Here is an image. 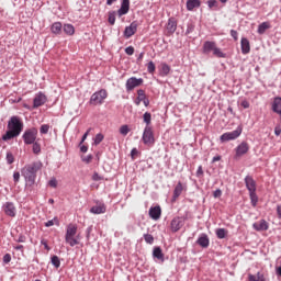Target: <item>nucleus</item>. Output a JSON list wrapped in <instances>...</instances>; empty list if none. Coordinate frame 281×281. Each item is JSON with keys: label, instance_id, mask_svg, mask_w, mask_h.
Returning a JSON list of instances; mask_svg holds the SVG:
<instances>
[{"label": "nucleus", "instance_id": "24", "mask_svg": "<svg viewBox=\"0 0 281 281\" xmlns=\"http://www.w3.org/2000/svg\"><path fill=\"white\" fill-rule=\"evenodd\" d=\"M240 45L241 54L247 55L249 52H251V44H249V40L247 37H241Z\"/></svg>", "mask_w": 281, "mask_h": 281}, {"label": "nucleus", "instance_id": "7", "mask_svg": "<svg viewBox=\"0 0 281 281\" xmlns=\"http://www.w3.org/2000/svg\"><path fill=\"white\" fill-rule=\"evenodd\" d=\"M243 135V126L238 125L235 131L226 132L221 135L220 140L222 144H225L227 142H234V139H238Z\"/></svg>", "mask_w": 281, "mask_h": 281}, {"label": "nucleus", "instance_id": "14", "mask_svg": "<svg viewBox=\"0 0 281 281\" xmlns=\"http://www.w3.org/2000/svg\"><path fill=\"white\" fill-rule=\"evenodd\" d=\"M195 245H199V247H201L202 249H207V247H210V236H207V234L205 233L200 234L195 241Z\"/></svg>", "mask_w": 281, "mask_h": 281}, {"label": "nucleus", "instance_id": "5", "mask_svg": "<svg viewBox=\"0 0 281 281\" xmlns=\"http://www.w3.org/2000/svg\"><path fill=\"white\" fill-rule=\"evenodd\" d=\"M37 137H38V130L36 127H31L25 130L22 135V139L25 146H32V144L36 142Z\"/></svg>", "mask_w": 281, "mask_h": 281}, {"label": "nucleus", "instance_id": "64", "mask_svg": "<svg viewBox=\"0 0 281 281\" xmlns=\"http://www.w3.org/2000/svg\"><path fill=\"white\" fill-rule=\"evenodd\" d=\"M277 216L281 220V203L277 205Z\"/></svg>", "mask_w": 281, "mask_h": 281}, {"label": "nucleus", "instance_id": "3", "mask_svg": "<svg viewBox=\"0 0 281 281\" xmlns=\"http://www.w3.org/2000/svg\"><path fill=\"white\" fill-rule=\"evenodd\" d=\"M202 54L210 56L213 54L215 58H227V54L224 53L217 45L216 42L205 41L202 46Z\"/></svg>", "mask_w": 281, "mask_h": 281}, {"label": "nucleus", "instance_id": "57", "mask_svg": "<svg viewBox=\"0 0 281 281\" xmlns=\"http://www.w3.org/2000/svg\"><path fill=\"white\" fill-rule=\"evenodd\" d=\"M93 160V155L89 154L87 157L81 158V161H83L85 164H91V161Z\"/></svg>", "mask_w": 281, "mask_h": 281}, {"label": "nucleus", "instance_id": "13", "mask_svg": "<svg viewBox=\"0 0 281 281\" xmlns=\"http://www.w3.org/2000/svg\"><path fill=\"white\" fill-rule=\"evenodd\" d=\"M183 225L186 224L183 223V220H181V216L173 217L170 223V229L172 234H177V232H179Z\"/></svg>", "mask_w": 281, "mask_h": 281}, {"label": "nucleus", "instance_id": "41", "mask_svg": "<svg viewBox=\"0 0 281 281\" xmlns=\"http://www.w3.org/2000/svg\"><path fill=\"white\" fill-rule=\"evenodd\" d=\"M5 159L8 166H12V164H14V154H12V151H7Z\"/></svg>", "mask_w": 281, "mask_h": 281}, {"label": "nucleus", "instance_id": "10", "mask_svg": "<svg viewBox=\"0 0 281 281\" xmlns=\"http://www.w3.org/2000/svg\"><path fill=\"white\" fill-rule=\"evenodd\" d=\"M142 85H144L143 78L131 77L126 80L125 83L126 92L131 93V91H134L135 89H137V87H142Z\"/></svg>", "mask_w": 281, "mask_h": 281}, {"label": "nucleus", "instance_id": "20", "mask_svg": "<svg viewBox=\"0 0 281 281\" xmlns=\"http://www.w3.org/2000/svg\"><path fill=\"white\" fill-rule=\"evenodd\" d=\"M244 183L246 186V189L248 190V192H256L257 188H256V180H254L252 176H246L244 179Z\"/></svg>", "mask_w": 281, "mask_h": 281}, {"label": "nucleus", "instance_id": "9", "mask_svg": "<svg viewBox=\"0 0 281 281\" xmlns=\"http://www.w3.org/2000/svg\"><path fill=\"white\" fill-rule=\"evenodd\" d=\"M142 139L145 146H149V148L155 146V132L153 131V127L144 128Z\"/></svg>", "mask_w": 281, "mask_h": 281}, {"label": "nucleus", "instance_id": "32", "mask_svg": "<svg viewBox=\"0 0 281 281\" xmlns=\"http://www.w3.org/2000/svg\"><path fill=\"white\" fill-rule=\"evenodd\" d=\"M63 30L67 36H74L76 34V27L72 24H64Z\"/></svg>", "mask_w": 281, "mask_h": 281}, {"label": "nucleus", "instance_id": "37", "mask_svg": "<svg viewBox=\"0 0 281 281\" xmlns=\"http://www.w3.org/2000/svg\"><path fill=\"white\" fill-rule=\"evenodd\" d=\"M194 30H196V25L192 21H189L187 23V31L184 33V36H189V34H192V32H194Z\"/></svg>", "mask_w": 281, "mask_h": 281}, {"label": "nucleus", "instance_id": "23", "mask_svg": "<svg viewBox=\"0 0 281 281\" xmlns=\"http://www.w3.org/2000/svg\"><path fill=\"white\" fill-rule=\"evenodd\" d=\"M153 258L154 260H158L159 262H165L164 250L159 246H155L153 249Z\"/></svg>", "mask_w": 281, "mask_h": 281}, {"label": "nucleus", "instance_id": "47", "mask_svg": "<svg viewBox=\"0 0 281 281\" xmlns=\"http://www.w3.org/2000/svg\"><path fill=\"white\" fill-rule=\"evenodd\" d=\"M137 98L140 99V100H145L147 97H146V90L144 89H138L137 90Z\"/></svg>", "mask_w": 281, "mask_h": 281}, {"label": "nucleus", "instance_id": "6", "mask_svg": "<svg viewBox=\"0 0 281 281\" xmlns=\"http://www.w3.org/2000/svg\"><path fill=\"white\" fill-rule=\"evenodd\" d=\"M243 135V126L238 125L235 131L226 132L221 135L220 140L222 144H225L227 142H234V139H238Z\"/></svg>", "mask_w": 281, "mask_h": 281}, {"label": "nucleus", "instance_id": "49", "mask_svg": "<svg viewBox=\"0 0 281 281\" xmlns=\"http://www.w3.org/2000/svg\"><path fill=\"white\" fill-rule=\"evenodd\" d=\"M207 7L210 8V10H212V8H218V1L217 0H207Z\"/></svg>", "mask_w": 281, "mask_h": 281}, {"label": "nucleus", "instance_id": "52", "mask_svg": "<svg viewBox=\"0 0 281 281\" xmlns=\"http://www.w3.org/2000/svg\"><path fill=\"white\" fill-rule=\"evenodd\" d=\"M89 133H91V128H88V131L82 135L79 146H82V144H85L87 137H89Z\"/></svg>", "mask_w": 281, "mask_h": 281}, {"label": "nucleus", "instance_id": "29", "mask_svg": "<svg viewBox=\"0 0 281 281\" xmlns=\"http://www.w3.org/2000/svg\"><path fill=\"white\" fill-rule=\"evenodd\" d=\"M143 122L145 124V127H153V114L150 112H145L143 114Z\"/></svg>", "mask_w": 281, "mask_h": 281}, {"label": "nucleus", "instance_id": "30", "mask_svg": "<svg viewBox=\"0 0 281 281\" xmlns=\"http://www.w3.org/2000/svg\"><path fill=\"white\" fill-rule=\"evenodd\" d=\"M50 32H52V34H56V35L61 34L63 33V23H60V22L53 23L50 26Z\"/></svg>", "mask_w": 281, "mask_h": 281}, {"label": "nucleus", "instance_id": "34", "mask_svg": "<svg viewBox=\"0 0 281 281\" xmlns=\"http://www.w3.org/2000/svg\"><path fill=\"white\" fill-rule=\"evenodd\" d=\"M54 225L60 227V220H58V216H55L53 220H49L46 223H44L45 227H54Z\"/></svg>", "mask_w": 281, "mask_h": 281}, {"label": "nucleus", "instance_id": "4", "mask_svg": "<svg viewBox=\"0 0 281 281\" xmlns=\"http://www.w3.org/2000/svg\"><path fill=\"white\" fill-rule=\"evenodd\" d=\"M131 10V0H121V8L117 11H109L108 23L115 25V15L119 18L126 15Z\"/></svg>", "mask_w": 281, "mask_h": 281}, {"label": "nucleus", "instance_id": "17", "mask_svg": "<svg viewBox=\"0 0 281 281\" xmlns=\"http://www.w3.org/2000/svg\"><path fill=\"white\" fill-rule=\"evenodd\" d=\"M148 214L153 221H159V218H161V206L160 205L150 206Z\"/></svg>", "mask_w": 281, "mask_h": 281}, {"label": "nucleus", "instance_id": "42", "mask_svg": "<svg viewBox=\"0 0 281 281\" xmlns=\"http://www.w3.org/2000/svg\"><path fill=\"white\" fill-rule=\"evenodd\" d=\"M66 243L71 247H76V245H80V240H78V237H70V239H66Z\"/></svg>", "mask_w": 281, "mask_h": 281}, {"label": "nucleus", "instance_id": "63", "mask_svg": "<svg viewBox=\"0 0 281 281\" xmlns=\"http://www.w3.org/2000/svg\"><path fill=\"white\" fill-rule=\"evenodd\" d=\"M195 175H196L198 178L203 177V166L200 165V166L198 167V170H196V173H195Z\"/></svg>", "mask_w": 281, "mask_h": 281}, {"label": "nucleus", "instance_id": "31", "mask_svg": "<svg viewBox=\"0 0 281 281\" xmlns=\"http://www.w3.org/2000/svg\"><path fill=\"white\" fill-rule=\"evenodd\" d=\"M267 30H271V23L269 22H262L261 24L258 25V34L262 35L267 32Z\"/></svg>", "mask_w": 281, "mask_h": 281}, {"label": "nucleus", "instance_id": "15", "mask_svg": "<svg viewBox=\"0 0 281 281\" xmlns=\"http://www.w3.org/2000/svg\"><path fill=\"white\" fill-rule=\"evenodd\" d=\"M47 102V95L43 92H38L33 99V109H38V106H43Z\"/></svg>", "mask_w": 281, "mask_h": 281}, {"label": "nucleus", "instance_id": "44", "mask_svg": "<svg viewBox=\"0 0 281 281\" xmlns=\"http://www.w3.org/2000/svg\"><path fill=\"white\" fill-rule=\"evenodd\" d=\"M144 240L147 243V245H153L155 243V237L150 234H144Z\"/></svg>", "mask_w": 281, "mask_h": 281}, {"label": "nucleus", "instance_id": "35", "mask_svg": "<svg viewBox=\"0 0 281 281\" xmlns=\"http://www.w3.org/2000/svg\"><path fill=\"white\" fill-rule=\"evenodd\" d=\"M248 281H268L263 273L257 272V278L254 274L248 276Z\"/></svg>", "mask_w": 281, "mask_h": 281}, {"label": "nucleus", "instance_id": "61", "mask_svg": "<svg viewBox=\"0 0 281 281\" xmlns=\"http://www.w3.org/2000/svg\"><path fill=\"white\" fill-rule=\"evenodd\" d=\"M274 135L277 137H280V135H281V126H280V124L276 125V127H274Z\"/></svg>", "mask_w": 281, "mask_h": 281}, {"label": "nucleus", "instance_id": "56", "mask_svg": "<svg viewBox=\"0 0 281 281\" xmlns=\"http://www.w3.org/2000/svg\"><path fill=\"white\" fill-rule=\"evenodd\" d=\"M48 186L50 188H58V180H56V178H53L48 181Z\"/></svg>", "mask_w": 281, "mask_h": 281}, {"label": "nucleus", "instance_id": "43", "mask_svg": "<svg viewBox=\"0 0 281 281\" xmlns=\"http://www.w3.org/2000/svg\"><path fill=\"white\" fill-rule=\"evenodd\" d=\"M157 69V66H155V61L150 60L147 64V71L148 74H155V70Z\"/></svg>", "mask_w": 281, "mask_h": 281}, {"label": "nucleus", "instance_id": "19", "mask_svg": "<svg viewBox=\"0 0 281 281\" xmlns=\"http://www.w3.org/2000/svg\"><path fill=\"white\" fill-rule=\"evenodd\" d=\"M76 234H78V226L76 224H68L66 227L65 240L75 238Z\"/></svg>", "mask_w": 281, "mask_h": 281}, {"label": "nucleus", "instance_id": "54", "mask_svg": "<svg viewBox=\"0 0 281 281\" xmlns=\"http://www.w3.org/2000/svg\"><path fill=\"white\" fill-rule=\"evenodd\" d=\"M41 245H43L44 249H46V251H50L52 247H49V245L47 244V239L42 238L41 239Z\"/></svg>", "mask_w": 281, "mask_h": 281}, {"label": "nucleus", "instance_id": "25", "mask_svg": "<svg viewBox=\"0 0 281 281\" xmlns=\"http://www.w3.org/2000/svg\"><path fill=\"white\" fill-rule=\"evenodd\" d=\"M91 214H105L106 213V204L100 203L99 205H94L90 209Z\"/></svg>", "mask_w": 281, "mask_h": 281}, {"label": "nucleus", "instance_id": "51", "mask_svg": "<svg viewBox=\"0 0 281 281\" xmlns=\"http://www.w3.org/2000/svg\"><path fill=\"white\" fill-rule=\"evenodd\" d=\"M2 260H3V263H4V265H10V262L12 261V255L5 254V255L3 256V258H2Z\"/></svg>", "mask_w": 281, "mask_h": 281}, {"label": "nucleus", "instance_id": "12", "mask_svg": "<svg viewBox=\"0 0 281 281\" xmlns=\"http://www.w3.org/2000/svg\"><path fill=\"white\" fill-rule=\"evenodd\" d=\"M249 153V143L243 140L236 148H235V157H243Z\"/></svg>", "mask_w": 281, "mask_h": 281}, {"label": "nucleus", "instance_id": "28", "mask_svg": "<svg viewBox=\"0 0 281 281\" xmlns=\"http://www.w3.org/2000/svg\"><path fill=\"white\" fill-rule=\"evenodd\" d=\"M194 8H201V0H187V10L192 12Z\"/></svg>", "mask_w": 281, "mask_h": 281}, {"label": "nucleus", "instance_id": "11", "mask_svg": "<svg viewBox=\"0 0 281 281\" xmlns=\"http://www.w3.org/2000/svg\"><path fill=\"white\" fill-rule=\"evenodd\" d=\"M137 27H139V23L137 21H133L128 26H125L123 32L124 38H131V36H135V34H137Z\"/></svg>", "mask_w": 281, "mask_h": 281}, {"label": "nucleus", "instance_id": "48", "mask_svg": "<svg viewBox=\"0 0 281 281\" xmlns=\"http://www.w3.org/2000/svg\"><path fill=\"white\" fill-rule=\"evenodd\" d=\"M92 181H104V177L100 176L98 171H94L92 175Z\"/></svg>", "mask_w": 281, "mask_h": 281}, {"label": "nucleus", "instance_id": "59", "mask_svg": "<svg viewBox=\"0 0 281 281\" xmlns=\"http://www.w3.org/2000/svg\"><path fill=\"white\" fill-rule=\"evenodd\" d=\"M240 106H243V109H249V106H251V104L249 103V101H247V99H244L240 102Z\"/></svg>", "mask_w": 281, "mask_h": 281}, {"label": "nucleus", "instance_id": "60", "mask_svg": "<svg viewBox=\"0 0 281 281\" xmlns=\"http://www.w3.org/2000/svg\"><path fill=\"white\" fill-rule=\"evenodd\" d=\"M231 36L234 38V41H238V31L231 30Z\"/></svg>", "mask_w": 281, "mask_h": 281}, {"label": "nucleus", "instance_id": "27", "mask_svg": "<svg viewBox=\"0 0 281 281\" xmlns=\"http://www.w3.org/2000/svg\"><path fill=\"white\" fill-rule=\"evenodd\" d=\"M272 113H278L281 111V97H274L271 103Z\"/></svg>", "mask_w": 281, "mask_h": 281}, {"label": "nucleus", "instance_id": "36", "mask_svg": "<svg viewBox=\"0 0 281 281\" xmlns=\"http://www.w3.org/2000/svg\"><path fill=\"white\" fill-rule=\"evenodd\" d=\"M50 265H53V267H55V269H60V258L56 255H53L50 257Z\"/></svg>", "mask_w": 281, "mask_h": 281}, {"label": "nucleus", "instance_id": "40", "mask_svg": "<svg viewBox=\"0 0 281 281\" xmlns=\"http://www.w3.org/2000/svg\"><path fill=\"white\" fill-rule=\"evenodd\" d=\"M32 150L34 155H41V143L34 140V143H32Z\"/></svg>", "mask_w": 281, "mask_h": 281}, {"label": "nucleus", "instance_id": "39", "mask_svg": "<svg viewBox=\"0 0 281 281\" xmlns=\"http://www.w3.org/2000/svg\"><path fill=\"white\" fill-rule=\"evenodd\" d=\"M102 142H104V134H102V133L97 134L93 139L94 146H100V144H102Z\"/></svg>", "mask_w": 281, "mask_h": 281}, {"label": "nucleus", "instance_id": "2", "mask_svg": "<svg viewBox=\"0 0 281 281\" xmlns=\"http://www.w3.org/2000/svg\"><path fill=\"white\" fill-rule=\"evenodd\" d=\"M23 120L20 116H11L7 125L8 131L2 135V142H10V139L19 137L23 133Z\"/></svg>", "mask_w": 281, "mask_h": 281}, {"label": "nucleus", "instance_id": "46", "mask_svg": "<svg viewBox=\"0 0 281 281\" xmlns=\"http://www.w3.org/2000/svg\"><path fill=\"white\" fill-rule=\"evenodd\" d=\"M120 133H121V135L126 136V135H128V133H131V128L128 127V125H122L120 127Z\"/></svg>", "mask_w": 281, "mask_h": 281}, {"label": "nucleus", "instance_id": "22", "mask_svg": "<svg viewBox=\"0 0 281 281\" xmlns=\"http://www.w3.org/2000/svg\"><path fill=\"white\" fill-rule=\"evenodd\" d=\"M171 71L170 65H168L166 61H162L158 66V74L161 78H166V76H169Z\"/></svg>", "mask_w": 281, "mask_h": 281}, {"label": "nucleus", "instance_id": "58", "mask_svg": "<svg viewBox=\"0 0 281 281\" xmlns=\"http://www.w3.org/2000/svg\"><path fill=\"white\" fill-rule=\"evenodd\" d=\"M213 196H214V199H221V196H223V191L221 189H216L213 192Z\"/></svg>", "mask_w": 281, "mask_h": 281}, {"label": "nucleus", "instance_id": "62", "mask_svg": "<svg viewBox=\"0 0 281 281\" xmlns=\"http://www.w3.org/2000/svg\"><path fill=\"white\" fill-rule=\"evenodd\" d=\"M25 240H27V237H25L23 234H20L19 238L15 239L16 243H25Z\"/></svg>", "mask_w": 281, "mask_h": 281}, {"label": "nucleus", "instance_id": "26", "mask_svg": "<svg viewBox=\"0 0 281 281\" xmlns=\"http://www.w3.org/2000/svg\"><path fill=\"white\" fill-rule=\"evenodd\" d=\"M167 31L169 34H175V32H177V19L176 18L171 16L168 19Z\"/></svg>", "mask_w": 281, "mask_h": 281}, {"label": "nucleus", "instance_id": "18", "mask_svg": "<svg viewBox=\"0 0 281 281\" xmlns=\"http://www.w3.org/2000/svg\"><path fill=\"white\" fill-rule=\"evenodd\" d=\"M255 232H267L269 229V222L266 220H259L252 224Z\"/></svg>", "mask_w": 281, "mask_h": 281}, {"label": "nucleus", "instance_id": "45", "mask_svg": "<svg viewBox=\"0 0 281 281\" xmlns=\"http://www.w3.org/2000/svg\"><path fill=\"white\" fill-rule=\"evenodd\" d=\"M41 135H47L49 133V124H43L40 127Z\"/></svg>", "mask_w": 281, "mask_h": 281}, {"label": "nucleus", "instance_id": "21", "mask_svg": "<svg viewBox=\"0 0 281 281\" xmlns=\"http://www.w3.org/2000/svg\"><path fill=\"white\" fill-rule=\"evenodd\" d=\"M187 186L179 181L177 183V186L173 189V195L171 198V202L175 203V201H177V199L179 198V195L186 190Z\"/></svg>", "mask_w": 281, "mask_h": 281}, {"label": "nucleus", "instance_id": "33", "mask_svg": "<svg viewBox=\"0 0 281 281\" xmlns=\"http://www.w3.org/2000/svg\"><path fill=\"white\" fill-rule=\"evenodd\" d=\"M227 234H229V232L226 228H217L215 231V235L220 240L227 238Z\"/></svg>", "mask_w": 281, "mask_h": 281}, {"label": "nucleus", "instance_id": "8", "mask_svg": "<svg viewBox=\"0 0 281 281\" xmlns=\"http://www.w3.org/2000/svg\"><path fill=\"white\" fill-rule=\"evenodd\" d=\"M106 98H109V92H106V89H101L91 95L89 102L90 104L98 106V104H104V100H106Z\"/></svg>", "mask_w": 281, "mask_h": 281}, {"label": "nucleus", "instance_id": "55", "mask_svg": "<svg viewBox=\"0 0 281 281\" xmlns=\"http://www.w3.org/2000/svg\"><path fill=\"white\" fill-rule=\"evenodd\" d=\"M13 181L14 183H19V181H21V172L19 171L13 172Z\"/></svg>", "mask_w": 281, "mask_h": 281}, {"label": "nucleus", "instance_id": "16", "mask_svg": "<svg viewBox=\"0 0 281 281\" xmlns=\"http://www.w3.org/2000/svg\"><path fill=\"white\" fill-rule=\"evenodd\" d=\"M3 212L7 216L14 218L16 216V206L12 202H5L3 205Z\"/></svg>", "mask_w": 281, "mask_h": 281}, {"label": "nucleus", "instance_id": "53", "mask_svg": "<svg viewBox=\"0 0 281 281\" xmlns=\"http://www.w3.org/2000/svg\"><path fill=\"white\" fill-rule=\"evenodd\" d=\"M125 54H126L127 56H133V54H135V47H133V46H127V47L125 48Z\"/></svg>", "mask_w": 281, "mask_h": 281}, {"label": "nucleus", "instance_id": "50", "mask_svg": "<svg viewBox=\"0 0 281 281\" xmlns=\"http://www.w3.org/2000/svg\"><path fill=\"white\" fill-rule=\"evenodd\" d=\"M91 232H93V225H90V226L86 229V239H87V240H91Z\"/></svg>", "mask_w": 281, "mask_h": 281}, {"label": "nucleus", "instance_id": "38", "mask_svg": "<svg viewBox=\"0 0 281 281\" xmlns=\"http://www.w3.org/2000/svg\"><path fill=\"white\" fill-rule=\"evenodd\" d=\"M249 196L252 207H256V205H258V194H256V191H250Z\"/></svg>", "mask_w": 281, "mask_h": 281}, {"label": "nucleus", "instance_id": "1", "mask_svg": "<svg viewBox=\"0 0 281 281\" xmlns=\"http://www.w3.org/2000/svg\"><path fill=\"white\" fill-rule=\"evenodd\" d=\"M43 168V162L34 161L31 164H26L21 169V176L24 178L26 188H34L36 184V177L38 175V170Z\"/></svg>", "mask_w": 281, "mask_h": 281}]
</instances>
